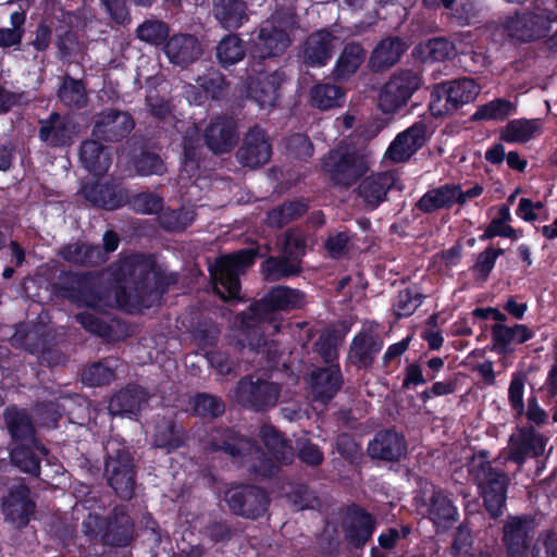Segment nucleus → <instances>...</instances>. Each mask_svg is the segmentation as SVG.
Segmentation results:
<instances>
[{
  "instance_id": "obj_1",
  "label": "nucleus",
  "mask_w": 557,
  "mask_h": 557,
  "mask_svg": "<svg viewBox=\"0 0 557 557\" xmlns=\"http://www.w3.org/2000/svg\"><path fill=\"white\" fill-rule=\"evenodd\" d=\"M115 297L121 305L133 302L138 308L160 306L178 274L160 264L152 253L132 252L110 264Z\"/></svg>"
},
{
  "instance_id": "obj_2",
  "label": "nucleus",
  "mask_w": 557,
  "mask_h": 557,
  "mask_svg": "<svg viewBox=\"0 0 557 557\" xmlns=\"http://www.w3.org/2000/svg\"><path fill=\"white\" fill-rule=\"evenodd\" d=\"M104 456V476L117 497L131 500L135 495L136 466L125 442L108 441Z\"/></svg>"
},
{
  "instance_id": "obj_3",
  "label": "nucleus",
  "mask_w": 557,
  "mask_h": 557,
  "mask_svg": "<svg viewBox=\"0 0 557 557\" xmlns=\"http://www.w3.org/2000/svg\"><path fill=\"white\" fill-rule=\"evenodd\" d=\"M259 256L258 248L248 247L216 259L210 268V275L214 288L223 299L239 298L242 287L239 274L250 268Z\"/></svg>"
},
{
  "instance_id": "obj_4",
  "label": "nucleus",
  "mask_w": 557,
  "mask_h": 557,
  "mask_svg": "<svg viewBox=\"0 0 557 557\" xmlns=\"http://www.w3.org/2000/svg\"><path fill=\"white\" fill-rule=\"evenodd\" d=\"M51 290L55 297L82 308L96 309L103 301L97 280L90 273L62 271L51 284Z\"/></svg>"
},
{
  "instance_id": "obj_5",
  "label": "nucleus",
  "mask_w": 557,
  "mask_h": 557,
  "mask_svg": "<svg viewBox=\"0 0 557 557\" xmlns=\"http://www.w3.org/2000/svg\"><path fill=\"white\" fill-rule=\"evenodd\" d=\"M479 95V86L472 78L446 81L434 85L429 103L430 113L443 117L472 102Z\"/></svg>"
},
{
  "instance_id": "obj_6",
  "label": "nucleus",
  "mask_w": 557,
  "mask_h": 557,
  "mask_svg": "<svg viewBox=\"0 0 557 557\" xmlns=\"http://www.w3.org/2000/svg\"><path fill=\"white\" fill-rule=\"evenodd\" d=\"M557 21L554 10L536 5L535 11L516 12L499 21V26L508 37L521 42H530L546 37L552 23Z\"/></svg>"
},
{
  "instance_id": "obj_7",
  "label": "nucleus",
  "mask_w": 557,
  "mask_h": 557,
  "mask_svg": "<svg viewBox=\"0 0 557 557\" xmlns=\"http://www.w3.org/2000/svg\"><path fill=\"white\" fill-rule=\"evenodd\" d=\"M223 500L228 510L247 520L262 518L271 504L269 493L261 486L249 483H233L224 492Z\"/></svg>"
},
{
  "instance_id": "obj_8",
  "label": "nucleus",
  "mask_w": 557,
  "mask_h": 557,
  "mask_svg": "<svg viewBox=\"0 0 557 557\" xmlns=\"http://www.w3.org/2000/svg\"><path fill=\"white\" fill-rule=\"evenodd\" d=\"M322 169L337 185L350 187L369 171L367 157L357 149H332L322 159Z\"/></svg>"
},
{
  "instance_id": "obj_9",
  "label": "nucleus",
  "mask_w": 557,
  "mask_h": 557,
  "mask_svg": "<svg viewBox=\"0 0 557 557\" xmlns=\"http://www.w3.org/2000/svg\"><path fill=\"white\" fill-rule=\"evenodd\" d=\"M281 387L274 382L245 375L239 379L235 388L236 401L245 409L264 412L273 408L280 398Z\"/></svg>"
},
{
  "instance_id": "obj_10",
  "label": "nucleus",
  "mask_w": 557,
  "mask_h": 557,
  "mask_svg": "<svg viewBox=\"0 0 557 557\" xmlns=\"http://www.w3.org/2000/svg\"><path fill=\"white\" fill-rule=\"evenodd\" d=\"M422 78L412 69L394 73L380 92L379 107L384 113H394L406 106L413 92L420 88Z\"/></svg>"
},
{
  "instance_id": "obj_11",
  "label": "nucleus",
  "mask_w": 557,
  "mask_h": 557,
  "mask_svg": "<svg viewBox=\"0 0 557 557\" xmlns=\"http://www.w3.org/2000/svg\"><path fill=\"white\" fill-rule=\"evenodd\" d=\"M79 133V125L70 113L52 111L38 121V138L52 149L71 147Z\"/></svg>"
},
{
  "instance_id": "obj_12",
  "label": "nucleus",
  "mask_w": 557,
  "mask_h": 557,
  "mask_svg": "<svg viewBox=\"0 0 557 557\" xmlns=\"http://www.w3.org/2000/svg\"><path fill=\"white\" fill-rule=\"evenodd\" d=\"M341 528L346 542L355 549H362L375 532L376 520L367 509L351 503L342 510Z\"/></svg>"
},
{
  "instance_id": "obj_13",
  "label": "nucleus",
  "mask_w": 557,
  "mask_h": 557,
  "mask_svg": "<svg viewBox=\"0 0 557 557\" xmlns=\"http://www.w3.org/2000/svg\"><path fill=\"white\" fill-rule=\"evenodd\" d=\"M36 502L32 497L30 487L24 480L8 487L1 499V509L5 520L17 529L28 525L36 511Z\"/></svg>"
},
{
  "instance_id": "obj_14",
  "label": "nucleus",
  "mask_w": 557,
  "mask_h": 557,
  "mask_svg": "<svg viewBox=\"0 0 557 557\" xmlns=\"http://www.w3.org/2000/svg\"><path fill=\"white\" fill-rule=\"evenodd\" d=\"M135 128L133 115L126 111L108 108L97 114L91 135L101 141L117 143Z\"/></svg>"
},
{
  "instance_id": "obj_15",
  "label": "nucleus",
  "mask_w": 557,
  "mask_h": 557,
  "mask_svg": "<svg viewBox=\"0 0 557 557\" xmlns=\"http://www.w3.org/2000/svg\"><path fill=\"white\" fill-rule=\"evenodd\" d=\"M202 444L210 453H223L232 458L244 457L252 447L248 437L226 425L211 428L205 435Z\"/></svg>"
},
{
  "instance_id": "obj_16",
  "label": "nucleus",
  "mask_w": 557,
  "mask_h": 557,
  "mask_svg": "<svg viewBox=\"0 0 557 557\" xmlns=\"http://www.w3.org/2000/svg\"><path fill=\"white\" fill-rule=\"evenodd\" d=\"M304 293L296 288L278 285L272 287L260 300L249 306V312L259 311L273 321L277 311H289L301 308Z\"/></svg>"
},
{
  "instance_id": "obj_17",
  "label": "nucleus",
  "mask_w": 557,
  "mask_h": 557,
  "mask_svg": "<svg viewBox=\"0 0 557 557\" xmlns=\"http://www.w3.org/2000/svg\"><path fill=\"white\" fill-rule=\"evenodd\" d=\"M534 519L529 515H509L503 527V542L508 557H528Z\"/></svg>"
},
{
  "instance_id": "obj_18",
  "label": "nucleus",
  "mask_w": 557,
  "mask_h": 557,
  "mask_svg": "<svg viewBox=\"0 0 557 557\" xmlns=\"http://www.w3.org/2000/svg\"><path fill=\"white\" fill-rule=\"evenodd\" d=\"M238 138L237 122L228 115L211 119L203 132L205 144L214 154L230 152L237 145Z\"/></svg>"
},
{
  "instance_id": "obj_19",
  "label": "nucleus",
  "mask_w": 557,
  "mask_h": 557,
  "mask_svg": "<svg viewBox=\"0 0 557 557\" xmlns=\"http://www.w3.org/2000/svg\"><path fill=\"white\" fill-rule=\"evenodd\" d=\"M408 449L406 437L395 429L377 431L368 443L367 453L371 459L398 462Z\"/></svg>"
},
{
  "instance_id": "obj_20",
  "label": "nucleus",
  "mask_w": 557,
  "mask_h": 557,
  "mask_svg": "<svg viewBox=\"0 0 557 557\" xmlns=\"http://www.w3.org/2000/svg\"><path fill=\"white\" fill-rule=\"evenodd\" d=\"M272 145L267 132L259 125L251 127L244 137L243 145L236 152L238 161L248 168L264 165L271 158Z\"/></svg>"
},
{
  "instance_id": "obj_21",
  "label": "nucleus",
  "mask_w": 557,
  "mask_h": 557,
  "mask_svg": "<svg viewBox=\"0 0 557 557\" xmlns=\"http://www.w3.org/2000/svg\"><path fill=\"white\" fill-rule=\"evenodd\" d=\"M337 37L329 29L312 32L304 41L301 59L308 67H323L333 58Z\"/></svg>"
},
{
  "instance_id": "obj_22",
  "label": "nucleus",
  "mask_w": 557,
  "mask_h": 557,
  "mask_svg": "<svg viewBox=\"0 0 557 557\" xmlns=\"http://www.w3.org/2000/svg\"><path fill=\"white\" fill-rule=\"evenodd\" d=\"M546 438L534 426L517 428L509 438L508 459L521 466L528 457L537 458L544 454Z\"/></svg>"
},
{
  "instance_id": "obj_23",
  "label": "nucleus",
  "mask_w": 557,
  "mask_h": 557,
  "mask_svg": "<svg viewBox=\"0 0 557 557\" xmlns=\"http://www.w3.org/2000/svg\"><path fill=\"white\" fill-rule=\"evenodd\" d=\"M426 125L419 121L400 132L387 148L385 156L393 162L409 160L426 143Z\"/></svg>"
},
{
  "instance_id": "obj_24",
  "label": "nucleus",
  "mask_w": 557,
  "mask_h": 557,
  "mask_svg": "<svg viewBox=\"0 0 557 557\" xmlns=\"http://www.w3.org/2000/svg\"><path fill=\"white\" fill-rule=\"evenodd\" d=\"M383 346V338L377 333L360 331L351 339L347 359L358 370H369Z\"/></svg>"
},
{
  "instance_id": "obj_25",
  "label": "nucleus",
  "mask_w": 557,
  "mask_h": 557,
  "mask_svg": "<svg viewBox=\"0 0 557 557\" xmlns=\"http://www.w3.org/2000/svg\"><path fill=\"white\" fill-rule=\"evenodd\" d=\"M48 455V448L39 440H35L15 444L10 450V461L20 472L39 478L41 461Z\"/></svg>"
},
{
  "instance_id": "obj_26",
  "label": "nucleus",
  "mask_w": 557,
  "mask_h": 557,
  "mask_svg": "<svg viewBox=\"0 0 557 557\" xmlns=\"http://www.w3.org/2000/svg\"><path fill=\"white\" fill-rule=\"evenodd\" d=\"M491 335L493 346L490 349L500 356H509L515 351L517 345L532 339L535 333L524 324L516 323L509 326L504 323H495L491 326Z\"/></svg>"
},
{
  "instance_id": "obj_27",
  "label": "nucleus",
  "mask_w": 557,
  "mask_h": 557,
  "mask_svg": "<svg viewBox=\"0 0 557 557\" xmlns=\"http://www.w3.org/2000/svg\"><path fill=\"white\" fill-rule=\"evenodd\" d=\"M395 183L396 177L393 172L371 174L360 181L357 195L362 199L367 209L374 210L387 200V194L395 186Z\"/></svg>"
},
{
  "instance_id": "obj_28",
  "label": "nucleus",
  "mask_w": 557,
  "mask_h": 557,
  "mask_svg": "<svg viewBox=\"0 0 557 557\" xmlns=\"http://www.w3.org/2000/svg\"><path fill=\"white\" fill-rule=\"evenodd\" d=\"M108 525L102 534V544L126 547L133 540L135 523L123 506H115L108 515Z\"/></svg>"
},
{
  "instance_id": "obj_29",
  "label": "nucleus",
  "mask_w": 557,
  "mask_h": 557,
  "mask_svg": "<svg viewBox=\"0 0 557 557\" xmlns=\"http://www.w3.org/2000/svg\"><path fill=\"white\" fill-rule=\"evenodd\" d=\"M288 45L289 39L284 30L274 26L261 27L249 53L253 60L263 61L283 54Z\"/></svg>"
},
{
  "instance_id": "obj_30",
  "label": "nucleus",
  "mask_w": 557,
  "mask_h": 557,
  "mask_svg": "<svg viewBox=\"0 0 557 557\" xmlns=\"http://www.w3.org/2000/svg\"><path fill=\"white\" fill-rule=\"evenodd\" d=\"M426 518L432 521L436 532H445L459 520V512L448 494L434 488L426 504Z\"/></svg>"
},
{
  "instance_id": "obj_31",
  "label": "nucleus",
  "mask_w": 557,
  "mask_h": 557,
  "mask_svg": "<svg viewBox=\"0 0 557 557\" xmlns=\"http://www.w3.org/2000/svg\"><path fill=\"white\" fill-rule=\"evenodd\" d=\"M148 400L149 394L146 388L137 384H127L112 395L108 409L112 416H137Z\"/></svg>"
},
{
  "instance_id": "obj_32",
  "label": "nucleus",
  "mask_w": 557,
  "mask_h": 557,
  "mask_svg": "<svg viewBox=\"0 0 557 557\" xmlns=\"http://www.w3.org/2000/svg\"><path fill=\"white\" fill-rule=\"evenodd\" d=\"M164 53L174 65L186 67L201 57L202 46L194 35L175 34L168 40Z\"/></svg>"
},
{
  "instance_id": "obj_33",
  "label": "nucleus",
  "mask_w": 557,
  "mask_h": 557,
  "mask_svg": "<svg viewBox=\"0 0 557 557\" xmlns=\"http://www.w3.org/2000/svg\"><path fill=\"white\" fill-rule=\"evenodd\" d=\"M310 382L314 399L327 404L342 388L344 380L339 364H330L311 372Z\"/></svg>"
},
{
  "instance_id": "obj_34",
  "label": "nucleus",
  "mask_w": 557,
  "mask_h": 557,
  "mask_svg": "<svg viewBox=\"0 0 557 557\" xmlns=\"http://www.w3.org/2000/svg\"><path fill=\"white\" fill-rule=\"evenodd\" d=\"M58 256L67 263L85 268H96L106 263V252L100 245L82 240L63 245Z\"/></svg>"
},
{
  "instance_id": "obj_35",
  "label": "nucleus",
  "mask_w": 557,
  "mask_h": 557,
  "mask_svg": "<svg viewBox=\"0 0 557 557\" xmlns=\"http://www.w3.org/2000/svg\"><path fill=\"white\" fill-rule=\"evenodd\" d=\"M239 330L243 335L242 343L252 351H259L267 345L264 324L270 323L267 317L259 311L249 312V307L238 314Z\"/></svg>"
},
{
  "instance_id": "obj_36",
  "label": "nucleus",
  "mask_w": 557,
  "mask_h": 557,
  "mask_svg": "<svg viewBox=\"0 0 557 557\" xmlns=\"http://www.w3.org/2000/svg\"><path fill=\"white\" fill-rule=\"evenodd\" d=\"M459 197L460 194L454 187V183H445L424 193L416 202L414 209L423 214H432L440 210H450L456 206L455 201Z\"/></svg>"
},
{
  "instance_id": "obj_37",
  "label": "nucleus",
  "mask_w": 557,
  "mask_h": 557,
  "mask_svg": "<svg viewBox=\"0 0 557 557\" xmlns=\"http://www.w3.org/2000/svg\"><path fill=\"white\" fill-rule=\"evenodd\" d=\"M245 0H212V14L226 30L240 28L248 20Z\"/></svg>"
},
{
  "instance_id": "obj_38",
  "label": "nucleus",
  "mask_w": 557,
  "mask_h": 557,
  "mask_svg": "<svg viewBox=\"0 0 557 557\" xmlns=\"http://www.w3.org/2000/svg\"><path fill=\"white\" fill-rule=\"evenodd\" d=\"M86 199L96 208L115 210L126 203L127 194L123 188L109 183H94L84 189Z\"/></svg>"
},
{
  "instance_id": "obj_39",
  "label": "nucleus",
  "mask_w": 557,
  "mask_h": 557,
  "mask_svg": "<svg viewBox=\"0 0 557 557\" xmlns=\"http://www.w3.org/2000/svg\"><path fill=\"white\" fill-rule=\"evenodd\" d=\"M3 418L14 445L37 440L35 425L25 409L8 406L4 409Z\"/></svg>"
},
{
  "instance_id": "obj_40",
  "label": "nucleus",
  "mask_w": 557,
  "mask_h": 557,
  "mask_svg": "<svg viewBox=\"0 0 557 557\" xmlns=\"http://www.w3.org/2000/svg\"><path fill=\"white\" fill-rule=\"evenodd\" d=\"M260 437L272 457L281 465L289 466L295 458L293 443L273 425H263Z\"/></svg>"
},
{
  "instance_id": "obj_41",
  "label": "nucleus",
  "mask_w": 557,
  "mask_h": 557,
  "mask_svg": "<svg viewBox=\"0 0 557 557\" xmlns=\"http://www.w3.org/2000/svg\"><path fill=\"white\" fill-rule=\"evenodd\" d=\"M407 48L406 41L400 37H386L372 51L370 62L377 71L389 69L399 61Z\"/></svg>"
},
{
  "instance_id": "obj_42",
  "label": "nucleus",
  "mask_w": 557,
  "mask_h": 557,
  "mask_svg": "<svg viewBox=\"0 0 557 557\" xmlns=\"http://www.w3.org/2000/svg\"><path fill=\"white\" fill-rule=\"evenodd\" d=\"M98 139L84 140L79 148V159L84 168L95 176H101L108 172L111 159L107 148Z\"/></svg>"
},
{
  "instance_id": "obj_43",
  "label": "nucleus",
  "mask_w": 557,
  "mask_h": 557,
  "mask_svg": "<svg viewBox=\"0 0 557 557\" xmlns=\"http://www.w3.org/2000/svg\"><path fill=\"white\" fill-rule=\"evenodd\" d=\"M260 271L264 281L278 282L299 276L304 269L297 261L282 253L267 257L260 264Z\"/></svg>"
},
{
  "instance_id": "obj_44",
  "label": "nucleus",
  "mask_w": 557,
  "mask_h": 557,
  "mask_svg": "<svg viewBox=\"0 0 557 557\" xmlns=\"http://www.w3.org/2000/svg\"><path fill=\"white\" fill-rule=\"evenodd\" d=\"M510 478L490 465V519H497L507 508V493Z\"/></svg>"
},
{
  "instance_id": "obj_45",
  "label": "nucleus",
  "mask_w": 557,
  "mask_h": 557,
  "mask_svg": "<svg viewBox=\"0 0 557 557\" xmlns=\"http://www.w3.org/2000/svg\"><path fill=\"white\" fill-rule=\"evenodd\" d=\"M187 432L174 420H166L158 424L153 434V445L168 453L184 447L187 444Z\"/></svg>"
},
{
  "instance_id": "obj_46",
  "label": "nucleus",
  "mask_w": 557,
  "mask_h": 557,
  "mask_svg": "<svg viewBox=\"0 0 557 557\" xmlns=\"http://www.w3.org/2000/svg\"><path fill=\"white\" fill-rule=\"evenodd\" d=\"M54 46L57 58L62 62L74 61L84 50V44L79 40L77 32L69 25L55 28Z\"/></svg>"
},
{
  "instance_id": "obj_47",
  "label": "nucleus",
  "mask_w": 557,
  "mask_h": 557,
  "mask_svg": "<svg viewBox=\"0 0 557 557\" xmlns=\"http://www.w3.org/2000/svg\"><path fill=\"white\" fill-rule=\"evenodd\" d=\"M308 209L309 206L304 200H286L268 211L267 223L270 227L282 228L290 222L304 216Z\"/></svg>"
},
{
  "instance_id": "obj_48",
  "label": "nucleus",
  "mask_w": 557,
  "mask_h": 557,
  "mask_svg": "<svg viewBox=\"0 0 557 557\" xmlns=\"http://www.w3.org/2000/svg\"><path fill=\"white\" fill-rule=\"evenodd\" d=\"M539 132L537 120L515 119L499 129V139L507 144H527Z\"/></svg>"
},
{
  "instance_id": "obj_49",
  "label": "nucleus",
  "mask_w": 557,
  "mask_h": 557,
  "mask_svg": "<svg viewBox=\"0 0 557 557\" xmlns=\"http://www.w3.org/2000/svg\"><path fill=\"white\" fill-rule=\"evenodd\" d=\"M247 52L245 41L237 34L225 35L215 47V58L223 69L240 62Z\"/></svg>"
},
{
  "instance_id": "obj_50",
  "label": "nucleus",
  "mask_w": 557,
  "mask_h": 557,
  "mask_svg": "<svg viewBox=\"0 0 557 557\" xmlns=\"http://www.w3.org/2000/svg\"><path fill=\"white\" fill-rule=\"evenodd\" d=\"M366 50L360 42L346 44L335 63V74L339 78L354 75L366 60Z\"/></svg>"
},
{
  "instance_id": "obj_51",
  "label": "nucleus",
  "mask_w": 557,
  "mask_h": 557,
  "mask_svg": "<svg viewBox=\"0 0 557 557\" xmlns=\"http://www.w3.org/2000/svg\"><path fill=\"white\" fill-rule=\"evenodd\" d=\"M57 96L62 104L71 109H83L88 101L83 81L74 78L70 74L62 76Z\"/></svg>"
},
{
  "instance_id": "obj_52",
  "label": "nucleus",
  "mask_w": 557,
  "mask_h": 557,
  "mask_svg": "<svg viewBox=\"0 0 557 557\" xmlns=\"http://www.w3.org/2000/svg\"><path fill=\"white\" fill-rule=\"evenodd\" d=\"M281 85L274 75L258 77L248 86L249 96L260 107H274L280 98Z\"/></svg>"
},
{
  "instance_id": "obj_53",
  "label": "nucleus",
  "mask_w": 557,
  "mask_h": 557,
  "mask_svg": "<svg viewBox=\"0 0 557 557\" xmlns=\"http://www.w3.org/2000/svg\"><path fill=\"white\" fill-rule=\"evenodd\" d=\"M135 37L150 46L165 47L170 39V25L156 17L146 18L135 29Z\"/></svg>"
},
{
  "instance_id": "obj_54",
  "label": "nucleus",
  "mask_w": 557,
  "mask_h": 557,
  "mask_svg": "<svg viewBox=\"0 0 557 557\" xmlns=\"http://www.w3.org/2000/svg\"><path fill=\"white\" fill-rule=\"evenodd\" d=\"M225 412L224 400L216 395L199 392L190 400V413L202 419H216Z\"/></svg>"
},
{
  "instance_id": "obj_55",
  "label": "nucleus",
  "mask_w": 557,
  "mask_h": 557,
  "mask_svg": "<svg viewBox=\"0 0 557 557\" xmlns=\"http://www.w3.org/2000/svg\"><path fill=\"white\" fill-rule=\"evenodd\" d=\"M469 480L476 485L482 507L487 509V450H481L468 462Z\"/></svg>"
},
{
  "instance_id": "obj_56",
  "label": "nucleus",
  "mask_w": 557,
  "mask_h": 557,
  "mask_svg": "<svg viewBox=\"0 0 557 557\" xmlns=\"http://www.w3.org/2000/svg\"><path fill=\"white\" fill-rule=\"evenodd\" d=\"M344 97L343 88L330 83L317 84L310 89L311 106L321 110L339 107Z\"/></svg>"
},
{
  "instance_id": "obj_57",
  "label": "nucleus",
  "mask_w": 557,
  "mask_h": 557,
  "mask_svg": "<svg viewBox=\"0 0 557 557\" xmlns=\"http://www.w3.org/2000/svg\"><path fill=\"white\" fill-rule=\"evenodd\" d=\"M198 87L202 95L196 98L198 104L206 100H219L223 97L228 84L225 76L220 72L208 73L197 79Z\"/></svg>"
},
{
  "instance_id": "obj_58",
  "label": "nucleus",
  "mask_w": 557,
  "mask_h": 557,
  "mask_svg": "<svg viewBox=\"0 0 557 557\" xmlns=\"http://www.w3.org/2000/svg\"><path fill=\"white\" fill-rule=\"evenodd\" d=\"M75 321L88 333L102 338L104 342L115 341V331L112 324L95 313L83 311L75 315Z\"/></svg>"
},
{
  "instance_id": "obj_59",
  "label": "nucleus",
  "mask_w": 557,
  "mask_h": 557,
  "mask_svg": "<svg viewBox=\"0 0 557 557\" xmlns=\"http://www.w3.org/2000/svg\"><path fill=\"white\" fill-rule=\"evenodd\" d=\"M307 251V236L298 228H289L283 238L282 253L302 265V258Z\"/></svg>"
},
{
  "instance_id": "obj_60",
  "label": "nucleus",
  "mask_w": 557,
  "mask_h": 557,
  "mask_svg": "<svg viewBox=\"0 0 557 557\" xmlns=\"http://www.w3.org/2000/svg\"><path fill=\"white\" fill-rule=\"evenodd\" d=\"M126 202L135 212L141 214L160 213L164 206L163 197L154 191H141L132 197L127 196Z\"/></svg>"
},
{
  "instance_id": "obj_61",
  "label": "nucleus",
  "mask_w": 557,
  "mask_h": 557,
  "mask_svg": "<svg viewBox=\"0 0 557 557\" xmlns=\"http://www.w3.org/2000/svg\"><path fill=\"white\" fill-rule=\"evenodd\" d=\"M194 222V216L188 210L166 209L159 214V224L166 232H183Z\"/></svg>"
},
{
  "instance_id": "obj_62",
  "label": "nucleus",
  "mask_w": 557,
  "mask_h": 557,
  "mask_svg": "<svg viewBox=\"0 0 557 557\" xmlns=\"http://www.w3.org/2000/svg\"><path fill=\"white\" fill-rule=\"evenodd\" d=\"M424 298L423 294L411 287L399 290L393 305L395 314L399 318L410 317L422 305Z\"/></svg>"
},
{
  "instance_id": "obj_63",
  "label": "nucleus",
  "mask_w": 557,
  "mask_h": 557,
  "mask_svg": "<svg viewBox=\"0 0 557 557\" xmlns=\"http://www.w3.org/2000/svg\"><path fill=\"white\" fill-rule=\"evenodd\" d=\"M455 45L444 37L431 38L423 46L425 60L431 62L449 60L455 55Z\"/></svg>"
},
{
  "instance_id": "obj_64",
  "label": "nucleus",
  "mask_w": 557,
  "mask_h": 557,
  "mask_svg": "<svg viewBox=\"0 0 557 557\" xmlns=\"http://www.w3.org/2000/svg\"><path fill=\"white\" fill-rule=\"evenodd\" d=\"M134 166L136 172L141 176L162 175L166 171L161 157L150 151H141L134 159Z\"/></svg>"
}]
</instances>
